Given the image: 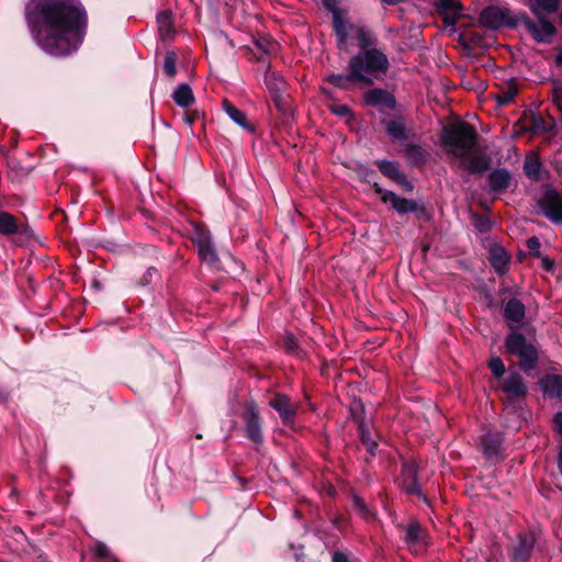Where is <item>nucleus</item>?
<instances>
[{
    "instance_id": "obj_56",
    "label": "nucleus",
    "mask_w": 562,
    "mask_h": 562,
    "mask_svg": "<svg viewBox=\"0 0 562 562\" xmlns=\"http://www.w3.org/2000/svg\"><path fill=\"white\" fill-rule=\"evenodd\" d=\"M344 522V518L341 516H335L333 519H331V524L335 528H340L341 525Z\"/></svg>"
},
{
    "instance_id": "obj_35",
    "label": "nucleus",
    "mask_w": 562,
    "mask_h": 562,
    "mask_svg": "<svg viewBox=\"0 0 562 562\" xmlns=\"http://www.w3.org/2000/svg\"><path fill=\"white\" fill-rule=\"evenodd\" d=\"M517 94H518L517 83L514 79H512L508 82L507 88L505 90H503L502 93L496 97L497 104L498 105L509 104L515 100Z\"/></svg>"
},
{
    "instance_id": "obj_9",
    "label": "nucleus",
    "mask_w": 562,
    "mask_h": 562,
    "mask_svg": "<svg viewBox=\"0 0 562 562\" xmlns=\"http://www.w3.org/2000/svg\"><path fill=\"white\" fill-rule=\"evenodd\" d=\"M241 417L245 424V437L255 445H261L263 442V420L257 405L254 402L247 403Z\"/></svg>"
},
{
    "instance_id": "obj_34",
    "label": "nucleus",
    "mask_w": 562,
    "mask_h": 562,
    "mask_svg": "<svg viewBox=\"0 0 562 562\" xmlns=\"http://www.w3.org/2000/svg\"><path fill=\"white\" fill-rule=\"evenodd\" d=\"M434 8L438 15L462 13L463 10L459 0H435Z\"/></svg>"
},
{
    "instance_id": "obj_12",
    "label": "nucleus",
    "mask_w": 562,
    "mask_h": 562,
    "mask_svg": "<svg viewBox=\"0 0 562 562\" xmlns=\"http://www.w3.org/2000/svg\"><path fill=\"white\" fill-rule=\"evenodd\" d=\"M363 103L367 106L376 108L380 113L385 110L393 111L397 106V100L393 92L383 88H372L363 93Z\"/></svg>"
},
{
    "instance_id": "obj_42",
    "label": "nucleus",
    "mask_w": 562,
    "mask_h": 562,
    "mask_svg": "<svg viewBox=\"0 0 562 562\" xmlns=\"http://www.w3.org/2000/svg\"><path fill=\"white\" fill-rule=\"evenodd\" d=\"M352 506L362 518L369 519L372 517L371 509L366 504L364 499L357 494L352 496Z\"/></svg>"
},
{
    "instance_id": "obj_15",
    "label": "nucleus",
    "mask_w": 562,
    "mask_h": 562,
    "mask_svg": "<svg viewBox=\"0 0 562 562\" xmlns=\"http://www.w3.org/2000/svg\"><path fill=\"white\" fill-rule=\"evenodd\" d=\"M537 385L544 400H562V375L546 373L538 379Z\"/></svg>"
},
{
    "instance_id": "obj_14",
    "label": "nucleus",
    "mask_w": 562,
    "mask_h": 562,
    "mask_svg": "<svg viewBox=\"0 0 562 562\" xmlns=\"http://www.w3.org/2000/svg\"><path fill=\"white\" fill-rule=\"evenodd\" d=\"M536 538L531 532H520L517 543L509 551L512 562H527L533 551Z\"/></svg>"
},
{
    "instance_id": "obj_10",
    "label": "nucleus",
    "mask_w": 562,
    "mask_h": 562,
    "mask_svg": "<svg viewBox=\"0 0 562 562\" xmlns=\"http://www.w3.org/2000/svg\"><path fill=\"white\" fill-rule=\"evenodd\" d=\"M401 480L402 487L407 495H415L426 505H431L430 499L424 494L418 483V467L414 462L406 461L402 464Z\"/></svg>"
},
{
    "instance_id": "obj_1",
    "label": "nucleus",
    "mask_w": 562,
    "mask_h": 562,
    "mask_svg": "<svg viewBox=\"0 0 562 562\" xmlns=\"http://www.w3.org/2000/svg\"><path fill=\"white\" fill-rule=\"evenodd\" d=\"M25 21L37 46L60 57L72 54L82 44L88 13L80 0H30Z\"/></svg>"
},
{
    "instance_id": "obj_50",
    "label": "nucleus",
    "mask_w": 562,
    "mask_h": 562,
    "mask_svg": "<svg viewBox=\"0 0 562 562\" xmlns=\"http://www.w3.org/2000/svg\"><path fill=\"white\" fill-rule=\"evenodd\" d=\"M440 16L446 26H454L458 20L462 16V13H453Z\"/></svg>"
},
{
    "instance_id": "obj_57",
    "label": "nucleus",
    "mask_w": 562,
    "mask_h": 562,
    "mask_svg": "<svg viewBox=\"0 0 562 562\" xmlns=\"http://www.w3.org/2000/svg\"><path fill=\"white\" fill-rule=\"evenodd\" d=\"M10 398V394L7 391H0V403L5 404Z\"/></svg>"
},
{
    "instance_id": "obj_16",
    "label": "nucleus",
    "mask_w": 562,
    "mask_h": 562,
    "mask_svg": "<svg viewBox=\"0 0 562 562\" xmlns=\"http://www.w3.org/2000/svg\"><path fill=\"white\" fill-rule=\"evenodd\" d=\"M381 124L384 126L386 135L394 143L408 139L411 130L406 126V120L403 115H396L391 120L383 119Z\"/></svg>"
},
{
    "instance_id": "obj_37",
    "label": "nucleus",
    "mask_w": 562,
    "mask_h": 562,
    "mask_svg": "<svg viewBox=\"0 0 562 562\" xmlns=\"http://www.w3.org/2000/svg\"><path fill=\"white\" fill-rule=\"evenodd\" d=\"M541 162L537 158L526 159L524 162V173L529 179L537 181L540 179Z\"/></svg>"
},
{
    "instance_id": "obj_17",
    "label": "nucleus",
    "mask_w": 562,
    "mask_h": 562,
    "mask_svg": "<svg viewBox=\"0 0 562 562\" xmlns=\"http://www.w3.org/2000/svg\"><path fill=\"white\" fill-rule=\"evenodd\" d=\"M503 316L508 322V331L510 328H516L521 324L526 317V306L517 297H510L503 307Z\"/></svg>"
},
{
    "instance_id": "obj_7",
    "label": "nucleus",
    "mask_w": 562,
    "mask_h": 562,
    "mask_svg": "<svg viewBox=\"0 0 562 562\" xmlns=\"http://www.w3.org/2000/svg\"><path fill=\"white\" fill-rule=\"evenodd\" d=\"M479 22L493 31L503 27L515 30L521 24L520 11L514 12L508 8L487 5L481 11Z\"/></svg>"
},
{
    "instance_id": "obj_41",
    "label": "nucleus",
    "mask_w": 562,
    "mask_h": 562,
    "mask_svg": "<svg viewBox=\"0 0 562 562\" xmlns=\"http://www.w3.org/2000/svg\"><path fill=\"white\" fill-rule=\"evenodd\" d=\"M349 414L357 427H359V420H366V408L361 400L353 401L349 407Z\"/></svg>"
},
{
    "instance_id": "obj_13",
    "label": "nucleus",
    "mask_w": 562,
    "mask_h": 562,
    "mask_svg": "<svg viewBox=\"0 0 562 562\" xmlns=\"http://www.w3.org/2000/svg\"><path fill=\"white\" fill-rule=\"evenodd\" d=\"M539 207L551 222L562 223V194L558 190L547 188L539 201Z\"/></svg>"
},
{
    "instance_id": "obj_25",
    "label": "nucleus",
    "mask_w": 562,
    "mask_h": 562,
    "mask_svg": "<svg viewBox=\"0 0 562 562\" xmlns=\"http://www.w3.org/2000/svg\"><path fill=\"white\" fill-rule=\"evenodd\" d=\"M222 109L229 119L243 130L251 134L256 132L255 126L248 121L247 115L241 110L237 109L228 99H223Z\"/></svg>"
},
{
    "instance_id": "obj_24",
    "label": "nucleus",
    "mask_w": 562,
    "mask_h": 562,
    "mask_svg": "<svg viewBox=\"0 0 562 562\" xmlns=\"http://www.w3.org/2000/svg\"><path fill=\"white\" fill-rule=\"evenodd\" d=\"M458 43L470 54L476 48L486 49L490 45L485 41V36L477 31H464L459 34Z\"/></svg>"
},
{
    "instance_id": "obj_21",
    "label": "nucleus",
    "mask_w": 562,
    "mask_h": 562,
    "mask_svg": "<svg viewBox=\"0 0 562 562\" xmlns=\"http://www.w3.org/2000/svg\"><path fill=\"white\" fill-rule=\"evenodd\" d=\"M402 151L411 167L423 168L428 162L429 153L419 144L406 143Z\"/></svg>"
},
{
    "instance_id": "obj_11",
    "label": "nucleus",
    "mask_w": 562,
    "mask_h": 562,
    "mask_svg": "<svg viewBox=\"0 0 562 562\" xmlns=\"http://www.w3.org/2000/svg\"><path fill=\"white\" fill-rule=\"evenodd\" d=\"M269 406L279 414L284 426L293 427L297 415L299 404L292 402L289 395L274 393L269 401Z\"/></svg>"
},
{
    "instance_id": "obj_43",
    "label": "nucleus",
    "mask_w": 562,
    "mask_h": 562,
    "mask_svg": "<svg viewBox=\"0 0 562 562\" xmlns=\"http://www.w3.org/2000/svg\"><path fill=\"white\" fill-rule=\"evenodd\" d=\"M266 86L271 94L281 92L284 87V81L278 77L276 74H272L271 76H267L265 78Z\"/></svg>"
},
{
    "instance_id": "obj_20",
    "label": "nucleus",
    "mask_w": 562,
    "mask_h": 562,
    "mask_svg": "<svg viewBox=\"0 0 562 562\" xmlns=\"http://www.w3.org/2000/svg\"><path fill=\"white\" fill-rule=\"evenodd\" d=\"M346 30L348 35L349 32L353 33L359 50L378 49V37L371 30L356 24H346Z\"/></svg>"
},
{
    "instance_id": "obj_23",
    "label": "nucleus",
    "mask_w": 562,
    "mask_h": 562,
    "mask_svg": "<svg viewBox=\"0 0 562 562\" xmlns=\"http://www.w3.org/2000/svg\"><path fill=\"white\" fill-rule=\"evenodd\" d=\"M401 528L405 532L403 540L409 547L425 543L428 537L427 529L416 519L411 520L406 527Z\"/></svg>"
},
{
    "instance_id": "obj_48",
    "label": "nucleus",
    "mask_w": 562,
    "mask_h": 562,
    "mask_svg": "<svg viewBox=\"0 0 562 562\" xmlns=\"http://www.w3.org/2000/svg\"><path fill=\"white\" fill-rule=\"evenodd\" d=\"M93 553L99 559H108V558H110L113 562H116L115 558L111 557L109 548L103 542H98L94 546Z\"/></svg>"
},
{
    "instance_id": "obj_45",
    "label": "nucleus",
    "mask_w": 562,
    "mask_h": 562,
    "mask_svg": "<svg viewBox=\"0 0 562 562\" xmlns=\"http://www.w3.org/2000/svg\"><path fill=\"white\" fill-rule=\"evenodd\" d=\"M270 98L278 112H280L283 115H286L289 113V103L284 99L282 91L271 94Z\"/></svg>"
},
{
    "instance_id": "obj_30",
    "label": "nucleus",
    "mask_w": 562,
    "mask_h": 562,
    "mask_svg": "<svg viewBox=\"0 0 562 562\" xmlns=\"http://www.w3.org/2000/svg\"><path fill=\"white\" fill-rule=\"evenodd\" d=\"M281 347L289 356H293L297 359H304L306 357V352L301 348L299 340L293 333L286 331L283 335Z\"/></svg>"
},
{
    "instance_id": "obj_38",
    "label": "nucleus",
    "mask_w": 562,
    "mask_h": 562,
    "mask_svg": "<svg viewBox=\"0 0 562 562\" xmlns=\"http://www.w3.org/2000/svg\"><path fill=\"white\" fill-rule=\"evenodd\" d=\"M177 60L178 55L173 50H169L164 59V72L167 77L173 78L177 75Z\"/></svg>"
},
{
    "instance_id": "obj_26",
    "label": "nucleus",
    "mask_w": 562,
    "mask_h": 562,
    "mask_svg": "<svg viewBox=\"0 0 562 562\" xmlns=\"http://www.w3.org/2000/svg\"><path fill=\"white\" fill-rule=\"evenodd\" d=\"M560 5V0H528L527 2V7L535 18H548L558 12Z\"/></svg>"
},
{
    "instance_id": "obj_61",
    "label": "nucleus",
    "mask_w": 562,
    "mask_h": 562,
    "mask_svg": "<svg viewBox=\"0 0 562 562\" xmlns=\"http://www.w3.org/2000/svg\"><path fill=\"white\" fill-rule=\"evenodd\" d=\"M196 438H198V439H201V438H202V435L198 434V435H196Z\"/></svg>"
},
{
    "instance_id": "obj_36",
    "label": "nucleus",
    "mask_w": 562,
    "mask_h": 562,
    "mask_svg": "<svg viewBox=\"0 0 562 562\" xmlns=\"http://www.w3.org/2000/svg\"><path fill=\"white\" fill-rule=\"evenodd\" d=\"M487 368L491 370L493 376L499 382L506 373L504 361L498 356H493L487 360Z\"/></svg>"
},
{
    "instance_id": "obj_44",
    "label": "nucleus",
    "mask_w": 562,
    "mask_h": 562,
    "mask_svg": "<svg viewBox=\"0 0 562 562\" xmlns=\"http://www.w3.org/2000/svg\"><path fill=\"white\" fill-rule=\"evenodd\" d=\"M554 128V122L548 123L542 116H533L531 121V130L533 132H551Z\"/></svg>"
},
{
    "instance_id": "obj_32",
    "label": "nucleus",
    "mask_w": 562,
    "mask_h": 562,
    "mask_svg": "<svg viewBox=\"0 0 562 562\" xmlns=\"http://www.w3.org/2000/svg\"><path fill=\"white\" fill-rule=\"evenodd\" d=\"M18 233H20L18 218L13 214L0 210V234L12 236Z\"/></svg>"
},
{
    "instance_id": "obj_39",
    "label": "nucleus",
    "mask_w": 562,
    "mask_h": 562,
    "mask_svg": "<svg viewBox=\"0 0 562 562\" xmlns=\"http://www.w3.org/2000/svg\"><path fill=\"white\" fill-rule=\"evenodd\" d=\"M472 220H473V226L481 234H486V233L491 232L493 224H494L488 216H485V215H482L479 213H473Z\"/></svg>"
},
{
    "instance_id": "obj_27",
    "label": "nucleus",
    "mask_w": 562,
    "mask_h": 562,
    "mask_svg": "<svg viewBox=\"0 0 562 562\" xmlns=\"http://www.w3.org/2000/svg\"><path fill=\"white\" fill-rule=\"evenodd\" d=\"M158 31L162 41L173 38L176 34L173 14L170 10H164L157 13L156 16Z\"/></svg>"
},
{
    "instance_id": "obj_5",
    "label": "nucleus",
    "mask_w": 562,
    "mask_h": 562,
    "mask_svg": "<svg viewBox=\"0 0 562 562\" xmlns=\"http://www.w3.org/2000/svg\"><path fill=\"white\" fill-rule=\"evenodd\" d=\"M355 171L358 179L363 182L371 184L374 192L380 196V200L384 204H390L398 216H405L413 213L417 220L429 221L431 217L430 211L423 202H418L413 199H406L394 191L382 188L376 181V171L366 164H357Z\"/></svg>"
},
{
    "instance_id": "obj_54",
    "label": "nucleus",
    "mask_w": 562,
    "mask_h": 562,
    "mask_svg": "<svg viewBox=\"0 0 562 562\" xmlns=\"http://www.w3.org/2000/svg\"><path fill=\"white\" fill-rule=\"evenodd\" d=\"M198 117V112H194V113H187L184 114L183 116V121L188 124V125H192L195 120Z\"/></svg>"
},
{
    "instance_id": "obj_29",
    "label": "nucleus",
    "mask_w": 562,
    "mask_h": 562,
    "mask_svg": "<svg viewBox=\"0 0 562 562\" xmlns=\"http://www.w3.org/2000/svg\"><path fill=\"white\" fill-rule=\"evenodd\" d=\"M360 441L366 447L367 452L371 458H374L378 453L379 443L372 438L369 430V426L366 420H359V427H357Z\"/></svg>"
},
{
    "instance_id": "obj_6",
    "label": "nucleus",
    "mask_w": 562,
    "mask_h": 562,
    "mask_svg": "<svg viewBox=\"0 0 562 562\" xmlns=\"http://www.w3.org/2000/svg\"><path fill=\"white\" fill-rule=\"evenodd\" d=\"M191 241L198 248V255L202 262L213 270H222V262L218 258L215 245L212 240V234L209 227L203 223H195L191 233Z\"/></svg>"
},
{
    "instance_id": "obj_22",
    "label": "nucleus",
    "mask_w": 562,
    "mask_h": 562,
    "mask_svg": "<svg viewBox=\"0 0 562 562\" xmlns=\"http://www.w3.org/2000/svg\"><path fill=\"white\" fill-rule=\"evenodd\" d=\"M504 436L498 431H488L481 438L482 452L485 459H493L501 452Z\"/></svg>"
},
{
    "instance_id": "obj_55",
    "label": "nucleus",
    "mask_w": 562,
    "mask_h": 562,
    "mask_svg": "<svg viewBox=\"0 0 562 562\" xmlns=\"http://www.w3.org/2000/svg\"><path fill=\"white\" fill-rule=\"evenodd\" d=\"M407 0H380V2L383 4V5H397L400 3H404L406 2Z\"/></svg>"
},
{
    "instance_id": "obj_49",
    "label": "nucleus",
    "mask_w": 562,
    "mask_h": 562,
    "mask_svg": "<svg viewBox=\"0 0 562 562\" xmlns=\"http://www.w3.org/2000/svg\"><path fill=\"white\" fill-rule=\"evenodd\" d=\"M395 184L402 187L404 192L406 193L413 192L415 188L413 182L407 178V175L405 172L402 175V177L397 180Z\"/></svg>"
},
{
    "instance_id": "obj_33",
    "label": "nucleus",
    "mask_w": 562,
    "mask_h": 562,
    "mask_svg": "<svg viewBox=\"0 0 562 562\" xmlns=\"http://www.w3.org/2000/svg\"><path fill=\"white\" fill-rule=\"evenodd\" d=\"M490 262L497 274H505L508 270L509 257L503 248L492 251Z\"/></svg>"
},
{
    "instance_id": "obj_40",
    "label": "nucleus",
    "mask_w": 562,
    "mask_h": 562,
    "mask_svg": "<svg viewBox=\"0 0 562 562\" xmlns=\"http://www.w3.org/2000/svg\"><path fill=\"white\" fill-rule=\"evenodd\" d=\"M160 278V273L156 267H148L144 274L137 280L136 284L138 286H148Z\"/></svg>"
},
{
    "instance_id": "obj_59",
    "label": "nucleus",
    "mask_w": 562,
    "mask_h": 562,
    "mask_svg": "<svg viewBox=\"0 0 562 562\" xmlns=\"http://www.w3.org/2000/svg\"><path fill=\"white\" fill-rule=\"evenodd\" d=\"M558 465H559V470L562 474V447L560 448L559 456H558Z\"/></svg>"
},
{
    "instance_id": "obj_52",
    "label": "nucleus",
    "mask_w": 562,
    "mask_h": 562,
    "mask_svg": "<svg viewBox=\"0 0 562 562\" xmlns=\"http://www.w3.org/2000/svg\"><path fill=\"white\" fill-rule=\"evenodd\" d=\"M552 427H553L554 431L562 435V412H558L553 415Z\"/></svg>"
},
{
    "instance_id": "obj_46",
    "label": "nucleus",
    "mask_w": 562,
    "mask_h": 562,
    "mask_svg": "<svg viewBox=\"0 0 562 562\" xmlns=\"http://www.w3.org/2000/svg\"><path fill=\"white\" fill-rule=\"evenodd\" d=\"M329 111L340 117H353V111L347 104H330L328 105Z\"/></svg>"
},
{
    "instance_id": "obj_4",
    "label": "nucleus",
    "mask_w": 562,
    "mask_h": 562,
    "mask_svg": "<svg viewBox=\"0 0 562 562\" xmlns=\"http://www.w3.org/2000/svg\"><path fill=\"white\" fill-rule=\"evenodd\" d=\"M390 66V60L382 49L359 50L349 58L347 74L330 72L324 81L344 91L356 85L372 87L374 80L384 79Z\"/></svg>"
},
{
    "instance_id": "obj_28",
    "label": "nucleus",
    "mask_w": 562,
    "mask_h": 562,
    "mask_svg": "<svg viewBox=\"0 0 562 562\" xmlns=\"http://www.w3.org/2000/svg\"><path fill=\"white\" fill-rule=\"evenodd\" d=\"M373 165L378 168L382 176L396 183L397 180L405 172L401 164L396 160L378 159L373 161Z\"/></svg>"
},
{
    "instance_id": "obj_51",
    "label": "nucleus",
    "mask_w": 562,
    "mask_h": 562,
    "mask_svg": "<svg viewBox=\"0 0 562 562\" xmlns=\"http://www.w3.org/2000/svg\"><path fill=\"white\" fill-rule=\"evenodd\" d=\"M349 553L340 550H335L331 553V562H349Z\"/></svg>"
},
{
    "instance_id": "obj_31",
    "label": "nucleus",
    "mask_w": 562,
    "mask_h": 562,
    "mask_svg": "<svg viewBox=\"0 0 562 562\" xmlns=\"http://www.w3.org/2000/svg\"><path fill=\"white\" fill-rule=\"evenodd\" d=\"M171 98L180 108L183 109L189 108L195 101L193 91L188 83H180L172 92Z\"/></svg>"
},
{
    "instance_id": "obj_2",
    "label": "nucleus",
    "mask_w": 562,
    "mask_h": 562,
    "mask_svg": "<svg viewBox=\"0 0 562 562\" xmlns=\"http://www.w3.org/2000/svg\"><path fill=\"white\" fill-rule=\"evenodd\" d=\"M505 352L517 359L519 371L510 370L498 383V389L505 393L506 402L514 404L524 401L528 396V385L522 376H533L532 372L539 368L541 359V346L535 340H529L527 336L510 328L504 338Z\"/></svg>"
},
{
    "instance_id": "obj_18",
    "label": "nucleus",
    "mask_w": 562,
    "mask_h": 562,
    "mask_svg": "<svg viewBox=\"0 0 562 562\" xmlns=\"http://www.w3.org/2000/svg\"><path fill=\"white\" fill-rule=\"evenodd\" d=\"M323 5L333 13V29L337 38L338 47H342L346 45L348 40V34L346 30V23L342 20L340 12L338 10V1L339 0H322Z\"/></svg>"
},
{
    "instance_id": "obj_60",
    "label": "nucleus",
    "mask_w": 562,
    "mask_h": 562,
    "mask_svg": "<svg viewBox=\"0 0 562 562\" xmlns=\"http://www.w3.org/2000/svg\"><path fill=\"white\" fill-rule=\"evenodd\" d=\"M555 64L559 67H562V52L555 55Z\"/></svg>"
},
{
    "instance_id": "obj_58",
    "label": "nucleus",
    "mask_w": 562,
    "mask_h": 562,
    "mask_svg": "<svg viewBox=\"0 0 562 562\" xmlns=\"http://www.w3.org/2000/svg\"><path fill=\"white\" fill-rule=\"evenodd\" d=\"M321 93H322L326 99H334V97H333V92H331L329 89H327V88L322 87V88H321Z\"/></svg>"
},
{
    "instance_id": "obj_47",
    "label": "nucleus",
    "mask_w": 562,
    "mask_h": 562,
    "mask_svg": "<svg viewBox=\"0 0 562 562\" xmlns=\"http://www.w3.org/2000/svg\"><path fill=\"white\" fill-rule=\"evenodd\" d=\"M526 246L530 252V255L535 258H540L541 257V252H540V247H541V244H540V240L537 236H531L527 239L526 241Z\"/></svg>"
},
{
    "instance_id": "obj_19",
    "label": "nucleus",
    "mask_w": 562,
    "mask_h": 562,
    "mask_svg": "<svg viewBox=\"0 0 562 562\" xmlns=\"http://www.w3.org/2000/svg\"><path fill=\"white\" fill-rule=\"evenodd\" d=\"M512 173L506 168L494 169L487 176L488 191L493 194L505 193L512 184Z\"/></svg>"
},
{
    "instance_id": "obj_8",
    "label": "nucleus",
    "mask_w": 562,
    "mask_h": 562,
    "mask_svg": "<svg viewBox=\"0 0 562 562\" xmlns=\"http://www.w3.org/2000/svg\"><path fill=\"white\" fill-rule=\"evenodd\" d=\"M521 25L532 37L536 43L551 44L553 37L558 33V29L548 18H536L537 22L529 18V15L520 10Z\"/></svg>"
},
{
    "instance_id": "obj_3",
    "label": "nucleus",
    "mask_w": 562,
    "mask_h": 562,
    "mask_svg": "<svg viewBox=\"0 0 562 562\" xmlns=\"http://www.w3.org/2000/svg\"><path fill=\"white\" fill-rule=\"evenodd\" d=\"M479 134L475 127L467 121L447 125L440 134V143L450 148L448 154L459 159L458 167L471 175L481 176L492 166L487 154H473L476 149Z\"/></svg>"
},
{
    "instance_id": "obj_53",
    "label": "nucleus",
    "mask_w": 562,
    "mask_h": 562,
    "mask_svg": "<svg viewBox=\"0 0 562 562\" xmlns=\"http://www.w3.org/2000/svg\"><path fill=\"white\" fill-rule=\"evenodd\" d=\"M541 259V265H542V268L548 271V272H552L555 268V261L547 256H542L540 257Z\"/></svg>"
}]
</instances>
